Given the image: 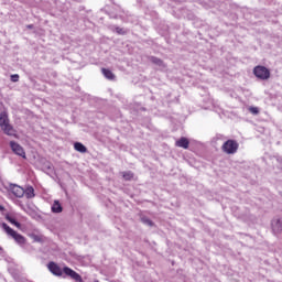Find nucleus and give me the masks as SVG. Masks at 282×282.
<instances>
[{
  "label": "nucleus",
  "instance_id": "3",
  "mask_svg": "<svg viewBox=\"0 0 282 282\" xmlns=\"http://www.w3.org/2000/svg\"><path fill=\"white\" fill-rule=\"evenodd\" d=\"M224 153H227V155H235V153L239 149V143L235 140H227L223 147H221Z\"/></svg>",
  "mask_w": 282,
  "mask_h": 282
},
{
  "label": "nucleus",
  "instance_id": "12",
  "mask_svg": "<svg viewBox=\"0 0 282 282\" xmlns=\"http://www.w3.org/2000/svg\"><path fill=\"white\" fill-rule=\"evenodd\" d=\"M151 63H153L154 65H158L159 67H162V69L166 68V64H164V62L158 57H150Z\"/></svg>",
  "mask_w": 282,
  "mask_h": 282
},
{
  "label": "nucleus",
  "instance_id": "9",
  "mask_svg": "<svg viewBox=\"0 0 282 282\" xmlns=\"http://www.w3.org/2000/svg\"><path fill=\"white\" fill-rule=\"evenodd\" d=\"M11 193H13V195L15 197H23V195H25V189L19 185H12L11 186Z\"/></svg>",
  "mask_w": 282,
  "mask_h": 282
},
{
  "label": "nucleus",
  "instance_id": "14",
  "mask_svg": "<svg viewBox=\"0 0 282 282\" xmlns=\"http://www.w3.org/2000/svg\"><path fill=\"white\" fill-rule=\"evenodd\" d=\"M52 213H63V206H61L58 200H54L52 205Z\"/></svg>",
  "mask_w": 282,
  "mask_h": 282
},
{
  "label": "nucleus",
  "instance_id": "20",
  "mask_svg": "<svg viewBox=\"0 0 282 282\" xmlns=\"http://www.w3.org/2000/svg\"><path fill=\"white\" fill-rule=\"evenodd\" d=\"M250 113H253V116H257L259 113V108L257 107H250L249 108Z\"/></svg>",
  "mask_w": 282,
  "mask_h": 282
},
{
  "label": "nucleus",
  "instance_id": "19",
  "mask_svg": "<svg viewBox=\"0 0 282 282\" xmlns=\"http://www.w3.org/2000/svg\"><path fill=\"white\" fill-rule=\"evenodd\" d=\"M121 175L127 181L133 180V174L131 172H122Z\"/></svg>",
  "mask_w": 282,
  "mask_h": 282
},
{
  "label": "nucleus",
  "instance_id": "18",
  "mask_svg": "<svg viewBox=\"0 0 282 282\" xmlns=\"http://www.w3.org/2000/svg\"><path fill=\"white\" fill-rule=\"evenodd\" d=\"M113 31H115V33L122 35V36H124V34H127V30H124L120 26L113 28Z\"/></svg>",
  "mask_w": 282,
  "mask_h": 282
},
{
  "label": "nucleus",
  "instance_id": "2",
  "mask_svg": "<svg viewBox=\"0 0 282 282\" xmlns=\"http://www.w3.org/2000/svg\"><path fill=\"white\" fill-rule=\"evenodd\" d=\"M3 230L19 243V246H23L25 243V237L21 236L19 232L14 231V229L10 228L8 224L3 223L2 224Z\"/></svg>",
  "mask_w": 282,
  "mask_h": 282
},
{
  "label": "nucleus",
  "instance_id": "10",
  "mask_svg": "<svg viewBox=\"0 0 282 282\" xmlns=\"http://www.w3.org/2000/svg\"><path fill=\"white\" fill-rule=\"evenodd\" d=\"M24 195H25L26 199H32V198H34V197H35L34 187L28 186V187L24 189Z\"/></svg>",
  "mask_w": 282,
  "mask_h": 282
},
{
  "label": "nucleus",
  "instance_id": "7",
  "mask_svg": "<svg viewBox=\"0 0 282 282\" xmlns=\"http://www.w3.org/2000/svg\"><path fill=\"white\" fill-rule=\"evenodd\" d=\"M64 273L67 276H70V279H74V281L83 282V278L80 276V274L76 273V271L72 270L70 268L65 267Z\"/></svg>",
  "mask_w": 282,
  "mask_h": 282
},
{
  "label": "nucleus",
  "instance_id": "16",
  "mask_svg": "<svg viewBox=\"0 0 282 282\" xmlns=\"http://www.w3.org/2000/svg\"><path fill=\"white\" fill-rule=\"evenodd\" d=\"M30 237L33 239L35 243L43 242V236L36 235V234H30Z\"/></svg>",
  "mask_w": 282,
  "mask_h": 282
},
{
  "label": "nucleus",
  "instance_id": "23",
  "mask_svg": "<svg viewBox=\"0 0 282 282\" xmlns=\"http://www.w3.org/2000/svg\"><path fill=\"white\" fill-rule=\"evenodd\" d=\"M29 30H32V28H34V25L30 24L28 25Z\"/></svg>",
  "mask_w": 282,
  "mask_h": 282
},
{
  "label": "nucleus",
  "instance_id": "17",
  "mask_svg": "<svg viewBox=\"0 0 282 282\" xmlns=\"http://www.w3.org/2000/svg\"><path fill=\"white\" fill-rule=\"evenodd\" d=\"M6 219L12 224L13 226H15L17 228H21V224L18 223L17 220H14V218L10 217V216H7Z\"/></svg>",
  "mask_w": 282,
  "mask_h": 282
},
{
  "label": "nucleus",
  "instance_id": "5",
  "mask_svg": "<svg viewBox=\"0 0 282 282\" xmlns=\"http://www.w3.org/2000/svg\"><path fill=\"white\" fill-rule=\"evenodd\" d=\"M271 228L275 235L281 234L282 232V218H279V217L273 218L271 221Z\"/></svg>",
  "mask_w": 282,
  "mask_h": 282
},
{
  "label": "nucleus",
  "instance_id": "21",
  "mask_svg": "<svg viewBox=\"0 0 282 282\" xmlns=\"http://www.w3.org/2000/svg\"><path fill=\"white\" fill-rule=\"evenodd\" d=\"M141 221H143L147 226H153V221H151L149 218L143 217Z\"/></svg>",
  "mask_w": 282,
  "mask_h": 282
},
{
  "label": "nucleus",
  "instance_id": "24",
  "mask_svg": "<svg viewBox=\"0 0 282 282\" xmlns=\"http://www.w3.org/2000/svg\"><path fill=\"white\" fill-rule=\"evenodd\" d=\"M47 169H52V164L48 163V164H47Z\"/></svg>",
  "mask_w": 282,
  "mask_h": 282
},
{
  "label": "nucleus",
  "instance_id": "8",
  "mask_svg": "<svg viewBox=\"0 0 282 282\" xmlns=\"http://www.w3.org/2000/svg\"><path fill=\"white\" fill-rule=\"evenodd\" d=\"M48 270L54 274L55 276H62L63 275V270H61V267L54 262L48 263Z\"/></svg>",
  "mask_w": 282,
  "mask_h": 282
},
{
  "label": "nucleus",
  "instance_id": "13",
  "mask_svg": "<svg viewBox=\"0 0 282 282\" xmlns=\"http://www.w3.org/2000/svg\"><path fill=\"white\" fill-rule=\"evenodd\" d=\"M101 72L105 78H107L108 80H113L116 78V75H113V73L107 68H102Z\"/></svg>",
  "mask_w": 282,
  "mask_h": 282
},
{
  "label": "nucleus",
  "instance_id": "15",
  "mask_svg": "<svg viewBox=\"0 0 282 282\" xmlns=\"http://www.w3.org/2000/svg\"><path fill=\"white\" fill-rule=\"evenodd\" d=\"M74 149H75V151H78L79 153H87V148L80 142H76L74 144Z\"/></svg>",
  "mask_w": 282,
  "mask_h": 282
},
{
  "label": "nucleus",
  "instance_id": "22",
  "mask_svg": "<svg viewBox=\"0 0 282 282\" xmlns=\"http://www.w3.org/2000/svg\"><path fill=\"white\" fill-rule=\"evenodd\" d=\"M12 83H19V75H11Z\"/></svg>",
  "mask_w": 282,
  "mask_h": 282
},
{
  "label": "nucleus",
  "instance_id": "25",
  "mask_svg": "<svg viewBox=\"0 0 282 282\" xmlns=\"http://www.w3.org/2000/svg\"><path fill=\"white\" fill-rule=\"evenodd\" d=\"M0 210H4V207L2 205H0Z\"/></svg>",
  "mask_w": 282,
  "mask_h": 282
},
{
  "label": "nucleus",
  "instance_id": "11",
  "mask_svg": "<svg viewBox=\"0 0 282 282\" xmlns=\"http://www.w3.org/2000/svg\"><path fill=\"white\" fill-rule=\"evenodd\" d=\"M188 139L181 138L178 141H176V147H180L181 149H188Z\"/></svg>",
  "mask_w": 282,
  "mask_h": 282
},
{
  "label": "nucleus",
  "instance_id": "6",
  "mask_svg": "<svg viewBox=\"0 0 282 282\" xmlns=\"http://www.w3.org/2000/svg\"><path fill=\"white\" fill-rule=\"evenodd\" d=\"M10 147L15 155H20V158H25V150H23V147H21L19 143L11 141Z\"/></svg>",
  "mask_w": 282,
  "mask_h": 282
},
{
  "label": "nucleus",
  "instance_id": "4",
  "mask_svg": "<svg viewBox=\"0 0 282 282\" xmlns=\"http://www.w3.org/2000/svg\"><path fill=\"white\" fill-rule=\"evenodd\" d=\"M253 74L256 78H259L260 80H268V78H270V69L265 66H256L253 68Z\"/></svg>",
  "mask_w": 282,
  "mask_h": 282
},
{
  "label": "nucleus",
  "instance_id": "1",
  "mask_svg": "<svg viewBox=\"0 0 282 282\" xmlns=\"http://www.w3.org/2000/svg\"><path fill=\"white\" fill-rule=\"evenodd\" d=\"M0 127L6 135H15L14 128L10 126V120L8 119V115H6V112L0 115Z\"/></svg>",
  "mask_w": 282,
  "mask_h": 282
},
{
  "label": "nucleus",
  "instance_id": "26",
  "mask_svg": "<svg viewBox=\"0 0 282 282\" xmlns=\"http://www.w3.org/2000/svg\"><path fill=\"white\" fill-rule=\"evenodd\" d=\"M94 282H100V281H98V280H95Z\"/></svg>",
  "mask_w": 282,
  "mask_h": 282
}]
</instances>
